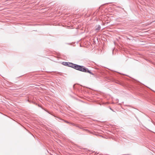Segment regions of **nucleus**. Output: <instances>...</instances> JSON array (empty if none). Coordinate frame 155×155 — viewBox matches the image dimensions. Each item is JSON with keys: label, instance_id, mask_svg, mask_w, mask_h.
Listing matches in <instances>:
<instances>
[{"label": "nucleus", "instance_id": "obj_1", "mask_svg": "<svg viewBox=\"0 0 155 155\" xmlns=\"http://www.w3.org/2000/svg\"><path fill=\"white\" fill-rule=\"evenodd\" d=\"M68 64L69 67H72L76 70H78L83 72H88L90 73H91L90 71L87 70L86 68H85L83 66L78 65L77 64H74L73 63H69V64Z\"/></svg>", "mask_w": 155, "mask_h": 155}, {"label": "nucleus", "instance_id": "obj_2", "mask_svg": "<svg viewBox=\"0 0 155 155\" xmlns=\"http://www.w3.org/2000/svg\"><path fill=\"white\" fill-rule=\"evenodd\" d=\"M101 28V27L100 25H98V26H97V30H100Z\"/></svg>", "mask_w": 155, "mask_h": 155}, {"label": "nucleus", "instance_id": "obj_3", "mask_svg": "<svg viewBox=\"0 0 155 155\" xmlns=\"http://www.w3.org/2000/svg\"><path fill=\"white\" fill-rule=\"evenodd\" d=\"M100 50V54H101L102 53V50L101 49Z\"/></svg>", "mask_w": 155, "mask_h": 155}, {"label": "nucleus", "instance_id": "obj_4", "mask_svg": "<svg viewBox=\"0 0 155 155\" xmlns=\"http://www.w3.org/2000/svg\"><path fill=\"white\" fill-rule=\"evenodd\" d=\"M97 137H98V136L100 137L101 136V135H100V134H97Z\"/></svg>", "mask_w": 155, "mask_h": 155}, {"label": "nucleus", "instance_id": "obj_5", "mask_svg": "<svg viewBox=\"0 0 155 155\" xmlns=\"http://www.w3.org/2000/svg\"><path fill=\"white\" fill-rule=\"evenodd\" d=\"M110 110H112V109L110 107Z\"/></svg>", "mask_w": 155, "mask_h": 155}, {"label": "nucleus", "instance_id": "obj_6", "mask_svg": "<svg viewBox=\"0 0 155 155\" xmlns=\"http://www.w3.org/2000/svg\"><path fill=\"white\" fill-rule=\"evenodd\" d=\"M111 110H112V111H114H114L113 109H112Z\"/></svg>", "mask_w": 155, "mask_h": 155}]
</instances>
